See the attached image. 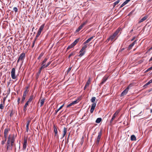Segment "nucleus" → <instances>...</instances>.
<instances>
[{"instance_id":"f257e3e1","label":"nucleus","mask_w":152,"mask_h":152,"mask_svg":"<svg viewBox=\"0 0 152 152\" xmlns=\"http://www.w3.org/2000/svg\"><path fill=\"white\" fill-rule=\"evenodd\" d=\"M16 136L14 134H10L7 137V150H12L13 146H15L14 142L16 138Z\"/></svg>"},{"instance_id":"f03ea898","label":"nucleus","mask_w":152,"mask_h":152,"mask_svg":"<svg viewBox=\"0 0 152 152\" xmlns=\"http://www.w3.org/2000/svg\"><path fill=\"white\" fill-rule=\"evenodd\" d=\"M133 86V84L132 83L130 84L128 87L122 92L121 94V97L126 95L128 92V90L131 88Z\"/></svg>"},{"instance_id":"7ed1b4c3","label":"nucleus","mask_w":152,"mask_h":152,"mask_svg":"<svg viewBox=\"0 0 152 152\" xmlns=\"http://www.w3.org/2000/svg\"><path fill=\"white\" fill-rule=\"evenodd\" d=\"M119 31V30L118 29L107 40L109 41L110 40L111 41L113 40L114 39L115 37L117 36V35L118 34Z\"/></svg>"},{"instance_id":"20e7f679","label":"nucleus","mask_w":152,"mask_h":152,"mask_svg":"<svg viewBox=\"0 0 152 152\" xmlns=\"http://www.w3.org/2000/svg\"><path fill=\"white\" fill-rule=\"evenodd\" d=\"M44 25L43 24L40 27L39 29L38 30V31L37 33V35L36 36V37L35 38V40H36L38 37L40 35V34L42 31L43 29L44 28Z\"/></svg>"},{"instance_id":"39448f33","label":"nucleus","mask_w":152,"mask_h":152,"mask_svg":"<svg viewBox=\"0 0 152 152\" xmlns=\"http://www.w3.org/2000/svg\"><path fill=\"white\" fill-rule=\"evenodd\" d=\"M102 135V130H101L98 133V135L97 137L96 138V144L98 145L99 144L100 140L101 138Z\"/></svg>"},{"instance_id":"423d86ee","label":"nucleus","mask_w":152,"mask_h":152,"mask_svg":"<svg viewBox=\"0 0 152 152\" xmlns=\"http://www.w3.org/2000/svg\"><path fill=\"white\" fill-rule=\"evenodd\" d=\"M15 68H13L11 72V77L13 79H16L17 78V76H15Z\"/></svg>"},{"instance_id":"0eeeda50","label":"nucleus","mask_w":152,"mask_h":152,"mask_svg":"<svg viewBox=\"0 0 152 152\" xmlns=\"http://www.w3.org/2000/svg\"><path fill=\"white\" fill-rule=\"evenodd\" d=\"M10 129L8 128H6L5 129L4 131V137L5 139L7 140V136L10 131Z\"/></svg>"},{"instance_id":"6e6552de","label":"nucleus","mask_w":152,"mask_h":152,"mask_svg":"<svg viewBox=\"0 0 152 152\" xmlns=\"http://www.w3.org/2000/svg\"><path fill=\"white\" fill-rule=\"evenodd\" d=\"M25 57V54L24 53H22L19 57L17 62L18 63L20 61H22Z\"/></svg>"},{"instance_id":"1a4fd4ad","label":"nucleus","mask_w":152,"mask_h":152,"mask_svg":"<svg viewBox=\"0 0 152 152\" xmlns=\"http://www.w3.org/2000/svg\"><path fill=\"white\" fill-rule=\"evenodd\" d=\"M119 111H116L113 114V117L111 118L110 121V124H112V122L113 120L115 119L117 115H118V113H119Z\"/></svg>"},{"instance_id":"9d476101","label":"nucleus","mask_w":152,"mask_h":152,"mask_svg":"<svg viewBox=\"0 0 152 152\" xmlns=\"http://www.w3.org/2000/svg\"><path fill=\"white\" fill-rule=\"evenodd\" d=\"M91 81V78L90 77H89L84 87V90H85L86 88L89 86V84H90Z\"/></svg>"},{"instance_id":"9b49d317","label":"nucleus","mask_w":152,"mask_h":152,"mask_svg":"<svg viewBox=\"0 0 152 152\" xmlns=\"http://www.w3.org/2000/svg\"><path fill=\"white\" fill-rule=\"evenodd\" d=\"M27 140L26 139H24V143L23 145V149L25 150L26 149L27 146Z\"/></svg>"},{"instance_id":"f8f14e48","label":"nucleus","mask_w":152,"mask_h":152,"mask_svg":"<svg viewBox=\"0 0 152 152\" xmlns=\"http://www.w3.org/2000/svg\"><path fill=\"white\" fill-rule=\"evenodd\" d=\"M53 128H54V131L55 133V136L57 137H58V131L57 130V129L56 127V126H55V125H54L53 126Z\"/></svg>"},{"instance_id":"ddd939ff","label":"nucleus","mask_w":152,"mask_h":152,"mask_svg":"<svg viewBox=\"0 0 152 152\" xmlns=\"http://www.w3.org/2000/svg\"><path fill=\"white\" fill-rule=\"evenodd\" d=\"M148 18V16H144L139 21L138 23H140L143 22V21L145 20Z\"/></svg>"},{"instance_id":"4468645a","label":"nucleus","mask_w":152,"mask_h":152,"mask_svg":"<svg viewBox=\"0 0 152 152\" xmlns=\"http://www.w3.org/2000/svg\"><path fill=\"white\" fill-rule=\"evenodd\" d=\"M84 50L83 49V48H82L80 52V53L79 56H82L84 55L85 53V51H83Z\"/></svg>"},{"instance_id":"2eb2a0df","label":"nucleus","mask_w":152,"mask_h":152,"mask_svg":"<svg viewBox=\"0 0 152 152\" xmlns=\"http://www.w3.org/2000/svg\"><path fill=\"white\" fill-rule=\"evenodd\" d=\"M108 77L107 76L104 77L103 78L102 82L101 83V85L103 84L107 80Z\"/></svg>"},{"instance_id":"dca6fc26","label":"nucleus","mask_w":152,"mask_h":152,"mask_svg":"<svg viewBox=\"0 0 152 152\" xmlns=\"http://www.w3.org/2000/svg\"><path fill=\"white\" fill-rule=\"evenodd\" d=\"M94 37V36H92L90 38H89L84 43V44H86L89 42L90 41H91L92 39H93Z\"/></svg>"},{"instance_id":"f3484780","label":"nucleus","mask_w":152,"mask_h":152,"mask_svg":"<svg viewBox=\"0 0 152 152\" xmlns=\"http://www.w3.org/2000/svg\"><path fill=\"white\" fill-rule=\"evenodd\" d=\"M34 96L33 95H31L28 101L27 102H28L29 103L31 102V101H32V100L34 99Z\"/></svg>"},{"instance_id":"a211bd4d","label":"nucleus","mask_w":152,"mask_h":152,"mask_svg":"<svg viewBox=\"0 0 152 152\" xmlns=\"http://www.w3.org/2000/svg\"><path fill=\"white\" fill-rule=\"evenodd\" d=\"M30 122V121H28L27 122V123L26 125V131L27 132H28V126L29 125Z\"/></svg>"},{"instance_id":"6ab92c4d","label":"nucleus","mask_w":152,"mask_h":152,"mask_svg":"<svg viewBox=\"0 0 152 152\" xmlns=\"http://www.w3.org/2000/svg\"><path fill=\"white\" fill-rule=\"evenodd\" d=\"M79 40V38H78V39H76L74 41V42L72 43V45L75 46L76 44L77 43V42H78Z\"/></svg>"},{"instance_id":"aec40b11","label":"nucleus","mask_w":152,"mask_h":152,"mask_svg":"<svg viewBox=\"0 0 152 152\" xmlns=\"http://www.w3.org/2000/svg\"><path fill=\"white\" fill-rule=\"evenodd\" d=\"M64 104L62 105L58 109L55 110V115L64 106Z\"/></svg>"},{"instance_id":"412c9836","label":"nucleus","mask_w":152,"mask_h":152,"mask_svg":"<svg viewBox=\"0 0 152 152\" xmlns=\"http://www.w3.org/2000/svg\"><path fill=\"white\" fill-rule=\"evenodd\" d=\"M45 100V99H42L40 101V107H41L43 105Z\"/></svg>"},{"instance_id":"4be33fe9","label":"nucleus","mask_w":152,"mask_h":152,"mask_svg":"<svg viewBox=\"0 0 152 152\" xmlns=\"http://www.w3.org/2000/svg\"><path fill=\"white\" fill-rule=\"evenodd\" d=\"M102 119L101 118H98L96 121V123H99L102 121Z\"/></svg>"},{"instance_id":"5701e85b","label":"nucleus","mask_w":152,"mask_h":152,"mask_svg":"<svg viewBox=\"0 0 152 152\" xmlns=\"http://www.w3.org/2000/svg\"><path fill=\"white\" fill-rule=\"evenodd\" d=\"M28 91L27 90H26L24 92L23 97H26Z\"/></svg>"},{"instance_id":"b1692460","label":"nucleus","mask_w":152,"mask_h":152,"mask_svg":"<svg viewBox=\"0 0 152 152\" xmlns=\"http://www.w3.org/2000/svg\"><path fill=\"white\" fill-rule=\"evenodd\" d=\"M83 27V26L82 25L80 26L78 28V29L77 30H76V32H78V31H79Z\"/></svg>"},{"instance_id":"393cba45","label":"nucleus","mask_w":152,"mask_h":152,"mask_svg":"<svg viewBox=\"0 0 152 152\" xmlns=\"http://www.w3.org/2000/svg\"><path fill=\"white\" fill-rule=\"evenodd\" d=\"M133 47V42H132L130 45H129V46L128 48V49L129 50L131 49Z\"/></svg>"},{"instance_id":"a878e982","label":"nucleus","mask_w":152,"mask_h":152,"mask_svg":"<svg viewBox=\"0 0 152 152\" xmlns=\"http://www.w3.org/2000/svg\"><path fill=\"white\" fill-rule=\"evenodd\" d=\"M96 98L95 97H93L91 98V101L92 102L94 103L95 100H96Z\"/></svg>"},{"instance_id":"bb28decb","label":"nucleus","mask_w":152,"mask_h":152,"mask_svg":"<svg viewBox=\"0 0 152 152\" xmlns=\"http://www.w3.org/2000/svg\"><path fill=\"white\" fill-rule=\"evenodd\" d=\"M96 104L95 103H93L92 104H91V108H94V109H95V108L96 106Z\"/></svg>"},{"instance_id":"cd10ccee","label":"nucleus","mask_w":152,"mask_h":152,"mask_svg":"<svg viewBox=\"0 0 152 152\" xmlns=\"http://www.w3.org/2000/svg\"><path fill=\"white\" fill-rule=\"evenodd\" d=\"M120 2V0H117L115 1L114 3V6H115L117 4Z\"/></svg>"},{"instance_id":"c85d7f7f","label":"nucleus","mask_w":152,"mask_h":152,"mask_svg":"<svg viewBox=\"0 0 152 152\" xmlns=\"http://www.w3.org/2000/svg\"><path fill=\"white\" fill-rule=\"evenodd\" d=\"M43 55H44L43 53H41L39 55L38 58V59L39 60L41 58H42V57L43 56Z\"/></svg>"},{"instance_id":"c756f323","label":"nucleus","mask_w":152,"mask_h":152,"mask_svg":"<svg viewBox=\"0 0 152 152\" xmlns=\"http://www.w3.org/2000/svg\"><path fill=\"white\" fill-rule=\"evenodd\" d=\"M75 54V52H72L71 53L69 56L68 58H70L71 56L74 55Z\"/></svg>"},{"instance_id":"7c9ffc66","label":"nucleus","mask_w":152,"mask_h":152,"mask_svg":"<svg viewBox=\"0 0 152 152\" xmlns=\"http://www.w3.org/2000/svg\"><path fill=\"white\" fill-rule=\"evenodd\" d=\"M74 46L72 45V44L68 46V47L67 48V50H69L71 48H73Z\"/></svg>"},{"instance_id":"2f4dec72","label":"nucleus","mask_w":152,"mask_h":152,"mask_svg":"<svg viewBox=\"0 0 152 152\" xmlns=\"http://www.w3.org/2000/svg\"><path fill=\"white\" fill-rule=\"evenodd\" d=\"M48 58H45L44 60V61H42V64H45V63L47 61V60H48Z\"/></svg>"},{"instance_id":"473e14b6","label":"nucleus","mask_w":152,"mask_h":152,"mask_svg":"<svg viewBox=\"0 0 152 152\" xmlns=\"http://www.w3.org/2000/svg\"><path fill=\"white\" fill-rule=\"evenodd\" d=\"M42 66L40 67V68L39 69L42 70V69L43 68H46V67H45V64H42Z\"/></svg>"},{"instance_id":"72a5a7b5","label":"nucleus","mask_w":152,"mask_h":152,"mask_svg":"<svg viewBox=\"0 0 152 152\" xmlns=\"http://www.w3.org/2000/svg\"><path fill=\"white\" fill-rule=\"evenodd\" d=\"M4 104H3V103H1L0 104V109H3L4 108Z\"/></svg>"},{"instance_id":"f704fd0d","label":"nucleus","mask_w":152,"mask_h":152,"mask_svg":"<svg viewBox=\"0 0 152 152\" xmlns=\"http://www.w3.org/2000/svg\"><path fill=\"white\" fill-rule=\"evenodd\" d=\"M67 132V129L65 127L64 128L63 133L66 134Z\"/></svg>"},{"instance_id":"c9c22d12","label":"nucleus","mask_w":152,"mask_h":152,"mask_svg":"<svg viewBox=\"0 0 152 152\" xmlns=\"http://www.w3.org/2000/svg\"><path fill=\"white\" fill-rule=\"evenodd\" d=\"M13 10L15 12H17L18 11V9L16 7H14L13 8Z\"/></svg>"},{"instance_id":"e433bc0d","label":"nucleus","mask_w":152,"mask_h":152,"mask_svg":"<svg viewBox=\"0 0 152 152\" xmlns=\"http://www.w3.org/2000/svg\"><path fill=\"white\" fill-rule=\"evenodd\" d=\"M73 104L72 103H72H70L68 105H67V107H69L71 106Z\"/></svg>"},{"instance_id":"4c0bfd02","label":"nucleus","mask_w":152,"mask_h":152,"mask_svg":"<svg viewBox=\"0 0 152 152\" xmlns=\"http://www.w3.org/2000/svg\"><path fill=\"white\" fill-rule=\"evenodd\" d=\"M7 140V139L5 140V139L4 138V140H3L1 142L2 144L4 145L5 143V142Z\"/></svg>"},{"instance_id":"58836bf2","label":"nucleus","mask_w":152,"mask_h":152,"mask_svg":"<svg viewBox=\"0 0 152 152\" xmlns=\"http://www.w3.org/2000/svg\"><path fill=\"white\" fill-rule=\"evenodd\" d=\"M50 63H51L50 61H49V62H48L46 65H45V67H47L50 64Z\"/></svg>"},{"instance_id":"ea45409f","label":"nucleus","mask_w":152,"mask_h":152,"mask_svg":"<svg viewBox=\"0 0 152 152\" xmlns=\"http://www.w3.org/2000/svg\"><path fill=\"white\" fill-rule=\"evenodd\" d=\"M87 45H85L82 47V48L85 50V49L87 48Z\"/></svg>"},{"instance_id":"a19ab883","label":"nucleus","mask_w":152,"mask_h":152,"mask_svg":"<svg viewBox=\"0 0 152 152\" xmlns=\"http://www.w3.org/2000/svg\"><path fill=\"white\" fill-rule=\"evenodd\" d=\"M126 4V3L124 2L122 4V5L121 6H120V7H123Z\"/></svg>"},{"instance_id":"79ce46f5","label":"nucleus","mask_w":152,"mask_h":152,"mask_svg":"<svg viewBox=\"0 0 152 152\" xmlns=\"http://www.w3.org/2000/svg\"><path fill=\"white\" fill-rule=\"evenodd\" d=\"M28 103H29L28 102H26V104H25V106H24V107H27V106L28 105Z\"/></svg>"},{"instance_id":"37998d69","label":"nucleus","mask_w":152,"mask_h":152,"mask_svg":"<svg viewBox=\"0 0 152 152\" xmlns=\"http://www.w3.org/2000/svg\"><path fill=\"white\" fill-rule=\"evenodd\" d=\"M72 102L73 104H75L77 103V100H76L73 101Z\"/></svg>"},{"instance_id":"c03bdc74","label":"nucleus","mask_w":152,"mask_h":152,"mask_svg":"<svg viewBox=\"0 0 152 152\" xmlns=\"http://www.w3.org/2000/svg\"><path fill=\"white\" fill-rule=\"evenodd\" d=\"M94 109L93 108H91V110H90V112L91 113H92L94 111Z\"/></svg>"},{"instance_id":"a18cd8bd","label":"nucleus","mask_w":152,"mask_h":152,"mask_svg":"<svg viewBox=\"0 0 152 152\" xmlns=\"http://www.w3.org/2000/svg\"><path fill=\"white\" fill-rule=\"evenodd\" d=\"M25 98H26V97H22V102H23L24 101L25 99Z\"/></svg>"},{"instance_id":"49530a36","label":"nucleus","mask_w":152,"mask_h":152,"mask_svg":"<svg viewBox=\"0 0 152 152\" xmlns=\"http://www.w3.org/2000/svg\"><path fill=\"white\" fill-rule=\"evenodd\" d=\"M6 97H5L4 98V99H3V104H4V102H5V100L6 99Z\"/></svg>"},{"instance_id":"de8ad7c7","label":"nucleus","mask_w":152,"mask_h":152,"mask_svg":"<svg viewBox=\"0 0 152 152\" xmlns=\"http://www.w3.org/2000/svg\"><path fill=\"white\" fill-rule=\"evenodd\" d=\"M72 67H70L68 68V69L67 70V72H69L71 69Z\"/></svg>"},{"instance_id":"09e8293b","label":"nucleus","mask_w":152,"mask_h":152,"mask_svg":"<svg viewBox=\"0 0 152 152\" xmlns=\"http://www.w3.org/2000/svg\"><path fill=\"white\" fill-rule=\"evenodd\" d=\"M86 23V22H85L83 23L82 24V25L83 27Z\"/></svg>"},{"instance_id":"8fccbe9b","label":"nucleus","mask_w":152,"mask_h":152,"mask_svg":"<svg viewBox=\"0 0 152 152\" xmlns=\"http://www.w3.org/2000/svg\"><path fill=\"white\" fill-rule=\"evenodd\" d=\"M131 0H126L124 2L127 4L128 2H129Z\"/></svg>"},{"instance_id":"3c124183","label":"nucleus","mask_w":152,"mask_h":152,"mask_svg":"<svg viewBox=\"0 0 152 152\" xmlns=\"http://www.w3.org/2000/svg\"><path fill=\"white\" fill-rule=\"evenodd\" d=\"M131 0H126L124 2L127 4L128 2H129Z\"/></svg>"},{"instance_id":"603ef678","label":"nucleus","mask_w":152,"mask_h":152,"mask_svg":"<svg viewBox=\"0 0 152 152\" xmlns=\"http://www.w3.org/2000/svg\"><path fill=\"white\" fill-rule=\"evenodd\" d=\"M131 140L132 141H133V135H132L131 136Z\"/></svg>"},{"instance_id":"864d4df0","label":"nucleus","mask_w":152,"mask_h":152,"mask_svg":"<svg viewBox=\"0 0 152 152\" xmlns=\"http://www.w3.org/2000/svg\"><path fill=\"white\" fill-rule=\"evenodd\" d=\"M35 41H36V40H35V39L34 40V42H33V45L32 46V47H33L34 46Z\"/></svg>"},{"instance_id":"5fc2aeb1","label":"nucleus","mask_w":152,"mask_h":152,"mask_svg":"<svg viewBox=\"0 0 152 152\" xmlns=\"http://www.w3.org/2000/svg\"><path fill=\"white\" fill-rule=\"evenodd\" d=\"M150 83L148 82V83H147L144 86H147V85H148Z\"/></svg>"},{"instance_id":"6e6d98bb","label":"nucleus","mask_w":152,"mask_h":152,"mask_svg":"<svg viewBox=\"0 0 152 152\" xmlns=\"http://www.w3.org/2000/svg\"><path fill=\"white\" fill-rule=\"evenodd\" d=\"M136 140V137L134 135V140Z\"/></svg>"},{"instance_id":"4d7b16f0","label":"nucleus","mask_w":152,"mask_h":152,"mask_svg":"<svg viewBox=\"0 0 152 152\" xmlns=\"http://www.w3.org/2000/svg\"><path fill=\"white\" fill-rule=\"evenodd\" d=\"M150 83H152V79L149 82H148Z\"/></svg>"},{"instance_id":"13d9d810","label":"nucleus","mask_w":152,"mask_h":152,"mask_svg":"<svg viewBox=\"0 0 152 152\" xmlns=\"http://www.w3.org/2000/svg\"><path fill=\"white\" fill-rule=\"evenodd\" d=\"M26 107H24L23 110L24 111H25L26 110Z\"/></svg>"},{"instance_id":"bf43d9fd","label":"nucleus","mask_w":152,"mask_h":152,"mask_svg":"<svg viewBox=\"0 0 152 152\" xmlns=\"http://www.w3.org/2000/svg\"><path fill=\"white\" fill-rule=\"evenodd\" d=\"M41 71H42V70L40 69H39V72H38V73H40L41 72Z\"/></svg>"},{"instance_id":"052dcab7","label":"nucleus","mask_w":152,"mask_h":152,"mask_svg":"<svg viewBox=\"0 0 152 152\" xmlns=\"http://www.w3.org/2000/svg\"><path fill=\"white\" fill-rule=\"evenodd\" d=\"M152 49V46L148 50V51H150Z\"/></svg>"},{"instance_id":"680f3d73","label":"nucleus","mask_w":152,"mask_h":152,"mask_svg":"<svg viewBox=\"0 0 152 152\" xmlns=\"http://www.w3.org/2000/svg\"><path fill=\"white\" fill-rule=\"evenodd\" d=\"M20 98H19L18 99V102H19L20 101Z\"/></svg>"},{"instance_id":"e2e57ef3","label":"nucleus","mask_w":152,"mask_h":152,"mask_svg":"<svg viewBox=\"0 0 152 152\" xmlns=\"http://www.w3.org/2000/svg\"><path fill=\"white\" fill-rule=\"evenodd\" d=\"M149 69H150V70H152V66L149 68Z\"/></svg>"},{"instance_id":"0e129e2a","label":"nucleus","mask_w":152,"mask_h":152,"mask_svg":"<svg viewBox=\"0 0 152 152\" xmlns=\"http://www.w3.org/2000/svg\"><path fill=\"white\" fill-rule=\"evenodd\" d=\"M40 74V73H37V77H38V76H39Z\"/></svg>"},{"instance_id":"69168bd1","label":"nucleus","mask_w":152,"mask_h":152,"mask_svg":"<svg viewBox=\"0 0 152 152\" xmlns=\"http://www.w3.org/2000/svg\"><path fill=\"white\" fill-rule=\"evenodd\" d=\"M150 70V69H149V68H148L147 70L146 71V72H148V71Z\"/></svg>"},{"instance_id":"338daca9","label":"nucleus","mask_w":152,"mask_h":152,"mask_svg":"<svg viewBox=\"0 0 152 152\" xmlns=\"http://www.w3.org/2000/svg\"><path fill=\"white\" fill-rule=\"evenodd\" d=\"M152 61V57L149 60V61Z\"/></svg>"},{"instance_id":"774afa93","label":"nucleus","mask_w":152,"mask_h":152,"mask_svg":"<svg viewBox=\"0 0 152 152\" xmlns=\"http://www.w3.org/2000/svg\"><path fill=\"white\" fill-rule=\"evenodd\" d=\"M124 49V48H122V49L121 50V51H123Z\"/></svg>"}]
</instances>
